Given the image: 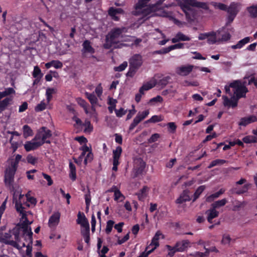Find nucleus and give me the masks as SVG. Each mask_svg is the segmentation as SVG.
Here are the masks:
<instances>
[{"mask_svg":"<svg viewBox=\"0 0 257 257\" xmlns=\"http://www.w3.org/2000/svg\"><path fill=\"white\" fill-rule=\"evenodd\" d=\"M22 227H16L9 232L0 229V241L22 249L23 257H32V234L31 228L22 223Z\"/></svg>","mask_w":257,"mask_h":257,"instance_id":"obj_1","label":"nucleus"},{"mask_svg":"<svg viewBox=\"0 0 257 257\" xmlns=\"http://www.w3.org/2000/svg\"><path fill=\"white\" fill-rule=\"evenodd\" d=\"M13 202L15 203L17 211L21 216V221L25 225L29 226L32 223V214L29 211H26L23 205L30 207L31 205H35L36 203V199L30 197L28 194L25 196L22 194L21 189L18 188L14 190L13 194Z\"/></svg>","mask_w":257,"mask_h":257,"instance_id":"obj_2","label":"nucleus"},{"mask_svg":"<svg viewBox=\"0 0 257 257\" xmlns=\"http://www.w3.org/2000/svg\"><path fill=\"white\" fill-rule=\"evenodd\" d=\"M126 32V29L124 27L112 29L106 36L104 47L105 49L119 48L124 46H130V44H123V42H127L133 39L131 36L124 35Z\"/></svg>","mask_w":257,"mask_h":257,"instance_id":"obj_3","label":"nucleus"},{"mask_svg":"<svg viewBox=\"0 0 257 257\" xmlns=\"http://www.w3.org/2000/svg\"><path fill=\"white\" fill-rule=\"evenodd\" d=\"M230 86L233 89L234 95L230 99L226 96H222L223 104L225 106L233 108L237 106L238 100L241 97H244L248 90L245 86L244 82L240 80L234 81L230 83Z\"/></svg>","mask_w":257,"mask_h":257,"instance_id":"obj_4","label":"nucleus"},{"mask_svg":"<svg viewBox=\"0 0 257 257\" xmlns=\"http://www.w3.org/2000/svg\"><path fill=\"white\" fill-rule=\"evenodd\" d=\"M151 0H139L135 6V10L133 13L135 15H142L147 16H158L156 13L159 9H165V8H161V5L165 0H159L154 5H149Z\"/></svg>","mask_w":257,"mask_h":257,"instance_id":"obj_5","label":"nucleus"},{"mask_svg":"<svg viewBox=\"0 0 257 257\" xmlns=\"http://www.w3.org/2000/svg\"><path fill=\"white\" fill-rule=\"evenodd\" d=\"M175 2L166 5L165 8H169L174 6H179L186 14V19L188 22L193 20V17L191 16L189 11L192 7L200 8L204 9H207L206 3L198 2L196 0H174Z\"/></svg>","mask_w":257,"mask_h":257,"instance_id":"obj_6","label":"nucleus"},{"mask_svg":"<svg viewBox=\"0 0 257 257\" xmlns=\"http://www.w3.org/2000/svg\"><path fill=\"white\" fill-rule=\"evenodd\" d=\"M22 158V156L17 155L16 156L15 161L12 159L9 160L10 166H9L6 171L5 182L7 184H11L13 181L14 176L17 170L18 165Z\"/></svg>","mask_w":257,"mask_h":257,"instance_id":"obj_7","label":"nucleus"},{"mask_svg":"<svg viewBox=\"0 0 257 257\" xmlns=\"http://www.w3.org/2000/svg\"><path fill=\"white\" fill-rule=\"evenodd\" d=\"M80 150L81 151V154L78 159H74V161L78 165H81L83 161L84 165H86L93 158L91 149L86 145H83L80 148Z\"/></svg>","mask_w":257,"mask_h":257,"instance_id":"obj_8","label":"nucleus"},{"mask_svg":"<svg viewBox=\"0 0 257 257\" xmlns=\"http://www.w3.org/2000/svg\"><path fill=\"white\" fill-rule=\"evenodd\" d=\"M162 76L161 74H157L152 78L149 81L144 83L143 85L140 88V92L142 94H144V91L149 90V89L154 87L157 83L160 85H166V82H164V81H167L168 77L162 79Z\"/></svg>","mask_w":257,"mask_h":257,"instance_id":"obj_9","label":"nucleus"},{"mask_svg":"<svg viewBox=\"0 0 257 257\" xmlns=\"http://www.w3.org/2000/svg\"><path fill=\"white\" fill-rule=\"evenodd\" d=\"M221 30H218L217 31H210L200 33L198 36L199 40H206L207 43L209 44H218V35L221 33Z\"/></svg>","mask_w":257,"mask_h":257,"instance_id":"obj_10","label":"nucleus"},{"mask_svg":"<svg viewBox=\"0 0 257 257\" xmlns=\"http://www.w3.org/2000/svg\"><path fill=\"white\" fill-rule=\"evenodd\" d=\"M156 14L158 16L166 17L173 21L174 23L178 27L181 28H183L187 25L185 22L179 20L174 18V15L173 13L168 12L165 9H159L156 11Z\"/></svg>","mask_w":257,"mask_h":257,"instance_id":"obj_11","label":"nucleus"},{"mask_svg":"<svg viewBox=\"0 0 257 257\" xmlns=\"http://www.w3.org/2000/svg\"><path fill=\"white\" fill-rule=\"evenodd\" d=\"M51 136L50 131L45 127H42L38 130L37 134L35 136L37 140L41 143L42 146L45 143H50V142L47 141V139L50 138Z\"/></svg>","mask_w":257,"mask_h":257,"instance_id":"obj_12","label":"nucleus"},{"mask_svg":"<svg viewBox=\"0 0 257 257\" xmlns=\"http://www.w3.org/2000/svg\"><path fill=\"white\" fill-rule=\"evenodd\" d=\"M81 52L84 57L94 58L93 54L95 53V49L92 47L91 43L88 40H85L83 43Z\"/></svg>","mask_w":257,"mask_h":257,"instance_id":"obj_13","label":"nucleus"},{"mask_svg":"<svg viewBox=\"0 0 257 257\" xmlns=\"http://www.w3.org/2000/svg\"><path fill=\"white\" fill-rule=\"evenodd\" d=\"M194 68V66L192 65H182L176 68V72L180 76H185L189 75Z\"/></svg>","mask_w":257,"mask_h":257,"instance_id":"obj_14","label":"nucleus"},{"mask_svg":"<svg viewBox=\"0 0 257 257\" xmlns=\"http://www.w3.org/2000/svg\"><path fill=\"white\" fill-rule=\"evenodd\" d=\"M37 139L35 138L30 141H27L24 144V148L27 152H30L37 149L40 147L41 143L39 142Z\"/></svg>","mask_w":257,"mask_h":257,"instance_id":"obj_15","label":"nucleus"},{"mask_svg":"<svg viewBox=\"0 0 257 257\" xmlns=\"http://www.w3.org/2000/svg\"><path fill=\"white\" fill-rule=\"evenodd\" d=\"M77 217V223L80 224L81 227L85 230L87 234L89 230V224L87 218L83 213H81L80 212L78 213Z\"/></svg>","mask_w":257,"mask_h":257,"instance_id":"obj_16","label":"nucleus"},{"mask_svg":"<svg viewBox=\"0 0 257 257\" xmlns=\"http://www.w3.org/2000/svg\"><path fill=\"white\" fill-rule=\"evenodd\" d=\"M107 192H113L114 200L117 202L123 201L125 199V196L121 193L119 189L116 186H113Z\"/></svg>","mask_w":257,"mask_h":257,"instance_id":"obj_17","label":"nucleus"},{"mask_svg":"<svg viewBox=\"0 0 257 257\" xmlns=\"http://www.w3.org/2000/svg\"><path fill=\"white\" fill-rule=\"evenodd\" d=\"M109 16L114 21H118L119 19V15H123L124 11L120 8H110L108 10Z\"/></svg>","mask_w":257,"mask_h":257,"instance_id":"obj_18","label":"nucleus"},{"mask_svg":"<svg viewBox=\"0 0 257 257\" xmlns=\"http://www.w3.org/2000/svg\"><path fill=\"white\" fill-rule=\"evenodd\" d=\"M130 64L139 68L143 64L142 57L140 55H135L130 60Z\"/></svg>","mask_w":257,"mask_h":257,"instance_id":"obj_19","label":"nucleus"},{"mask_svg":"<svg viewBox=\"0 0 257 257\" xmlns=\"http://www.w3.org/2000/svg\"><path fill=\"white\" fill-rule=\"evenodd\" d=\"M60 214L59 212L54 213L49 218L48 225L50 227H56L59 222Z\"/></svg>","mask_w":257,"mask_h":257,"instance_id":"obj_20","label":"nucleus"},{"mask_svg":"<svg viewBox=\"0 0 257 257\" xmlns=\"http://www.w3.org/2000/svg\"><path fill=\"white\" fill-rule=\"evenodd\" d=\"M191 40V38L182 33L181 32H178L174 38H173L171 40L172 42L173 43H176L179 41H188Z\"/></svg>","mask_w":257,"mask_h":257,"instance_id":"obj_21","label":"nucleus"},{"mask_svg":"<svg viewBox=\"0 0 257 257\" xmlns=\"http://www.w3.org/2000/svg\"><path fill=\"white\" fill-rule=\"evenodd\" d=\"M257 121V117L255 115H250L242 118L239 122V125L246 126V125Z\"/></svg>","mask_w":257,"mask_h":257,"instance_id":"obj_22","label":"nucleus"},{"mask_svg":"<svg viewBox=\"0 0 257 257\" xmlns=\"http://www.w3.org/2000/svg\"><path fill=\"white\" fill-rule=\"evenodd\" d=\"M164 236L159 231H158L155 236L153 237L152 241L150 243V246H153V248L155 249L159 245V240L161 238H163Z\"/></svg>","mask_w":257,"mask_h":257,"instance_id":"obj_23","label":"nucleus"},{"mask_svg":"<svg viewBox=\"0 0 257 257\" xmlns=\"http://www.w3.org/2000/svg\"><path fill=\"white\" fill-rule=\"evenodd\" d=\"M85 96L89 100L91 106L98 105V97L94 93L86 92H85Z\"/></svg>","mask_w":257,"mask_h":257,"instance_id":"obj_24","label":"nucleus"},{"mask_svg":"<svg viewBox=\"0 0 257 257\" xmlns=\"http://www.w3.org/2000/svg\"><path fill=\"white\" fill-rule=\"evenodd\" d=\"M191 198L189 195V192L187 190H185L180 195L179 197L176 200L177 204H182L186 201L190 200Z\"/></svg>","mask_w":257,"mask_h":257,"instance_id":"obj_25","label":"nucleus"},{"mask_svg":"<svg viewBox=\"0 0 257 257\" xmlns=\"http://www.w3.org/2000/svg\"><path fill=\"white\" fill-rule=\"evenodd\" d=\"M206 214L207 216V220L209 222H211V220L218 216L219 214L218 211H217L215 208L211 207V208L206 211Z\"/></svg>","mask_w":257,"mask_h":257,"instance_id":"obj_26","label":"nucleus"},{"mask_svg":"<svg viewBox=\"0 0 257 257\" xmlns=\"http://www.w3.org/2000/svg\"><path fill=\"white\" fill-rule=\"evenodd\" d=\"M224 29V28H222L221 29H220L221 30V32L220 34L219 35H218V44L227 41L230 39L231 36L228 32H225L224 33H222Z\"/></svg>","mask_w":257,"mask_h":257,"instance_id":"obj_27","label":"nucleus"},{"mask_svg":"<svg viewBox=\"0 0 257 257\" xmlns=\"http://www.w3.org/2000/svg\"><path fill=\"white\" fill-rule=\"evenodd\" d=\"M249 41L250 38L249 37H245L239 41L236 44L231 46V48L233 49H241Z\"/></svg>","mask_w":257,"mask_h":257,"instance_id":"obj_28","label":"nucleus"},{"mask_svg":"<svg viewBox=\"0 0 257 257\" xmlns=\"http://www.w3.org/2000/svg\"><path fill=\"white\" fill-rule=\"evenodd\" d=\"M46 68L49 69L53 67L56 69H60L63 67V63L59 60H52L45 64Z\"/></svg>","mask_w":257,"mask_h":257,"instance_id":"obj_29","label":"nucleus"},{"mask_svg":"<svg viewBox=\"0 0 257 257\" xmlns=\"http://www.w3.org/2000/svg\"><path fill=\"white\" fill-rule=\"evenodd\" d=\"M239 11V6L237 4L232 3L227 9V13L228 14L236 16Z\"/></svg>","mask_w":257,"mask_h":257,"instance_id":"obj_30","label":"nucleus"},{"mask_svg":"<svg viewBox=\"0 0 257 257\" xmlns=\"http://www.w3.org/2000/svg\"><path fill=\"white\" fill-rule=\"evenodd\" d=\"M136 169L137 170V173L138 174L142 173L146 167L145 163L142 160H138L136 163Z\"/></svg>","mask_w":257,"mask_h":257,"instance_id":"obj_31","label":"nucleus"},{"mask_svg":"<svg viewBox=\"0 0 257 257\" xmlns=\"http://www.w3.org/2000/svg\"><path fill=\"white\" fill-rule=\"evenodd\" d=\"M149 191V188L144 186L139 192L137 193L138 198L140 200H144L147 196Z\"/></svg>","mask_w":257,"mask_h":257,"instance_id":"obj_32","label":"nucleus"},{"mask_svg":"<svg viewBox=\"0 0 257 257\" xmlns=\"http://www.w3.org/2000/svg\"><path fill=\"white\" fill-rule=\"evenodd\" d=\"M246 11L250 17H257V5H252L248 7Z\"/></svg>","mask_w":257,"mask_h":257,"instance_id":"obj_33","label":"nucleus"},{"mask_svg":"<svg viewBox=\"0 0 257 257\" xmlns=\"http://www.w3.org/2000/svg\"><path fill=\"white\" fill-rule=\"evenodd\" d=\"M189 244V241L188 240H183L181 242H177L176 244V246L178 248V251L182 252L188 247Z\"/></svg>","mask_w":257,"mask_h":257,"instance_id":"obj_34","label":"nucleus"},{"mask_svg":"<svg viewBox=\"0 0 257 257\" xmlns=\"http://www.w3.org/2000/svg\"><path fill=\"white\" fill-rule=\"evenodd\" d=\"M122 153V149L118 146L113 150V161L119 162V159Z\"/></svg>","mask_w":257,"mask_h":257,"instance_id":"obj_35","label":"nucleus"},{"mask_svg":"<svg viewBox=\"0 0 257 257\" xmlns=\"http://www.w3.org/2000/svg\"><path fill=\"white\" fill-rule=\"evenodd\" d=\"M23 136L25 138L32 136L33 131L28 125H24L23 127Z\"/></svg>","mask_w":257,"mask_h":257,"instance_id":"obj_36","label":"nucleus"},{"mask_svg":"<svg viewBox=\"0 0 257 257\" xmlns=\"http://www.w3.org/2000/svg\"><path fill=\"white\" fill-rule=\"evenodd\" d=\"M49 103H47V100H43L35 107V110L36 111H41L46 108Z\"/></svg>","mask_w":257,"mask_h":257,"instance_id":"obj_37","label":"nucleus"},{"mask_svg":"<svg viewBox=\"0 0 257 257\" xmlns=\"http://www.w3.org/2000/svg\"><path fill=\"white\" fill-rule=\"evenodd\" d=\"M224 191L222 189H220L218 192H216L213 194L208 196L206 198V201L208 202H211L215 199L217 198L220 196V195L224 193Z\"/></svg>","mask_w":257,"mask_h":257,"instance_id":"obj_38","label":"nucleus"},{"mask_svg":"<svg viewBox=\"0 0 257 257\" xmlns=\"http://www.w3.org/2000/svg\"><path fill=\"white\" fill-rule=\"evenodd\" d=\"M84 128V132L86 133H90L93 130V126L91 124L90 121L86 120L85 122L82 124V126L81 128Z\"/></svg>","mask_w":257,"mask_h":257,"instance_id":"obj_39","label":"nucleus"},{"mask_svg":"<svg viewBox=\"0 0 257 257\" xmlns=\"http://www.w3.org/2000/svg\"><path fill=\"white\" fill-rule=\"evenodd\" d=\"M163 116L161 115H155L152 116L149 119L147 120L145 122H151V123H155L161 121L163 120Z\"/></svg>","mask_w":257,"mask_h":257,"instance_id":"obj_40","label":"nucleus"},{"mask_svg":"<svg viewBox=\"0 0 257 257\" xmlns=\"http://www.w3.org/2000/svg\"><path fill=\"white\" fill-rule=\"evenodd\" d=\"M55 92V89L53 88H47L46 91V100L49 103L52 98V95Z\"/></svg>","mask_w":257,"mask_h":257,"instance_id":"obj_41","label":"nucleus"},{"mask_svg":"<svg viewBox=\"0 0 257 257\" xmlns=\"http://www.w3.org/2000/svg\"><path fill=\"white\" fill-rule=\"evenodd\" d=\"M163 101V98L160 95H158L156 97L151 98L148 103L151 105H155L158 103H161Z\"/></svg>","mask_w":257,"mask_h":257,"instance_id":"obj_42","label":"nucleus"},{"mask_svg":"<svg viewBox=\"0 0 257 257\" xmlns=\"http://www.w3.org/2000/svg\"><path fill=\"white\" fill-rule=\"evenodd\" d=\"M76 101L77 103L83 108L85 112L88 113V106L89 105L86 101L80 97L77 98Z\"/></svg>","mask_w":257,"mask_h":257,"instance_id":"obj_43","label":"nucleus"},{"mask_svg":"<svg viewBox=\"0 0 257 257\" xmlns=\"http://www.w3.org/2000/svg\"><path fill=\"white\" fill-rule=\"evenodd\" d=\"M69 168H70V174L69 176L70 178L72 180H75L76 178V169L74 165H73L72 163H69Z\"/></svg>","mask_w":257,"mask_h":257,"instance_id":"obj_44","label":"nucleus"},{"mask_svg":"<svg viewBox=\"0 0 257 257\" xmlns=\"http://www.w3.org/2000/svg\"><path fill=\"white\" fill-rule=\"evenodd\" d=\"M227 202L226 199H223L217 201H215L211 204V207L215 208V209L220 207L224 206Z\"/></svg>","mask_w":257,"mask_h":257,"instance_id":"obj_45","label":"nucleus"},{"mask_svg":"<svg viewBox=\"0 0 257 257\" xmlns=\"http://www.w3.org/2000/svg\"><path fill=\"white\" fill-rule=\"evenodd\" d=\"M12 101V98L8 97L4 99L3 101L0 102V110H2Z\"/></svg>","mask_w":257,"mask_h":257,"instance_id":"obj_46","label":"nucleus"},{"mask_svg":"<svg viewBox=\"0 0 257 257\" xmlns=\"http://www.w3.org/2000/svg\"><path fill=\"white\" fill-rule=\"evenodd\" d=\"M15 91L12 88H8L4 91L0 92V99L11 94L15 93Z\"/></svg>","mask_w":257,"mask_h":257,"instance_id":"obj_47","label":"nucleus"},{"mask_svg":"<svg viewBox=\"0 0 257 257\" xmlns=\"http://www.w3.org/2000/svg\"><path fill=\"white\" fill-rule=\"evenodd\" d=\"M166 247L168 250V255L170 257H172L175 252L178 251V248L176 247V245L173 247L169 245H167Z\"/></svg>","mask_w":257,"mask_h":257,"instance_id":"obj_48","label":"nucleus"},{"mask_svg":"<svg viewBox=\"0 0 257 257\" xmlns=\"http://www.w3.org/2000/svg\"><path fill=\"white\" fill-rule=\"evenodd\" d=\"M139 69L130 64L129 69L126 73V76L130 77H134Z\"/></svg>","mask_w":257,"mask_h":257,"instance_id":"obj_49","label":"nucleus"},{"mask_svg":"<svg viewBox=\"0 0 257 257\" xmlns=\"http://www.w3.org/2000/svg\"><path fill=\"white\" fill-rule=\"evenodd\" d=\"M32 75L34 78H42L43 75L41 69L37 66L34 67Z\"/></svg>","mask_w":257,"mask_h":257,"instance_id":"obj_50","label":"nucleus"},{"mask_svg":"<svg viewBox=\"0 0 257 257\" xmlns=\"http://www.w3.org/2000/svg\"><path fill=\"white\" fill-rule=\"evenodd\" d=\"M243 141L245 143H256L257 142V139L254 136H248L243 138Z\"/></svg>","mask_w":257,"mask_h":257,"instance_id":"obj_51","label":"nucleus"},{"mask_svg":"<svg viewBox=\"0 0 257 257\" xmlns=\"http://www.w3.org/2000/svg\"><path fill=\"white\" fill-rule=\"evenodd\" d=\"M211 5L216 9H218L220 10H226L227 9L226 6L220 3L212 2L211 3Z\"/></svg>","mask_w":257,"mask_h":257,"instance_id":"obj_52","label":"nucleus"},{"mask_svg":"<svg viewBox=\"0 0 257 257\" xmlns=\"http://www.w3.org/2000/svg\"><path fill=\"white\" fill-rule=\"evenodd\" d=\"M205 188V186H201L197 188V189L196 190L194 194V199L193 200V201H195L199 197V196L201 194V193L204 191Z\"/></svg>","mask_w":257,"mask_h":257,"instance_id":"obj_53","label":"nucleus"},{"mask_svg":"<svg viewBox=\"0 0 257 257\" xmlns=\"http://www.w3.org/2000/svg\"><path fill=\"white\" fill-rule=\"evenodd\" d=\"M209 250L207 249L205 253H202L200 252L196 251L188 255L187 257H203L208 255Z\"/></svg>","mask_w":257,"mask_h":257,"instance_id":"obj_54","label":"nucleus"},{"mask_svg":"<svg viewBox=\"0 0 257 257\" xmlns=\"http://www.w3.org/2000/svg\"><path fill=\"white\" fill-rule=\"evenodd\" d=\"M199 83L197 80L190 81L186 80L183 82V85L185 86H198Z\"/></svg>","mask_w":257,"mask_h":257,"instance_id":"obj_55","label":"nucleus"},{"mask_svg":"<svg viewBox=\"0 0 257 257\" xmlns=\"http://www.w3.org/2000/svg\"><path fill=\"white\" fill-rule=\"evenodd\" d=\"M114 224V222L112 220H110L107 222L105 228V232L107 234H109L111 231Z\"/></svg>","mask_w":257,"mask_h":257,"instance_id":"obj_56","label":"nucleus"},{"mask_svg":"<svg viewBox=\"0 0 257 257\" xmlns=\"http://www.w3.org/2000/svg\"><path fill=\"white\" fill-rule=\"evenodd\" d=\"M127 66V63L126 61L123 62L118 66L114 67V70L115 71L121 72L125 70Z\"/></svg>","mask_w":257,"mask_h":257,"instance_id":"obj_57","label":"nucleus"},{"mask_svg":"<svg viewBox=\"0 0 257 257\" xmlns=\"http://www.w3.org/2000/svg\"><path fill=\"white\" fill-rule=\"evenodd\" d=\"M95 106H91L90 109L88 108V112L86 113L91 117L96 118L97 113L95 108Z\"/></svg>","mask_w":257,"mask_h":257,"instance_id":"obj_58","label":"nucleus"},{"mask_svg":"<svg viewBox=\"0 0 257 257\" xmlns=\"http://www.w3.org/2000/svg\"><path fill=\"white\" fill-rule=\"evenodd\" d=\"M142 120L137 116L134 118L132 123L131 124L129 129L132 131L141 121Z\"/></svg>","mask_w":257,"mask_h":257,"instance_id":"obj_59","label":"nucleus"},{"mask_svg":"<svg viewBox=\"0 0 257 257\" xmlns=\"http://www.w3.org/2000/svg\"><path fill=\"white\" fill-rule=\"evenodd\" d=\"M149 113L150 112L149 110H146L142 112H139L136 116H138L141 120H143L149 115Z\"/></svg>","mask_w":257,"mask_h":257,"instance_id":"obj_60","label":"nucleus"},{"mask_svg":"<svg viewBox=\"0 0 257 257\" xmlns=\"http://www.w3.org/2000/svg\"><path fill=\"white\" fill-rule=\"evenodd\" d=\"M103 92V88L101 83L98 84L95 89V92L98 98H100Z\"/></svg>","mask_w":257,"mask_h":257,"instance_id":"obj_61","label":"nucleus"},{"mask_svg":"<svg viewBox=\"0 0 257 257\" xmlns=\"http://www.w3.org/2000/svg\"><path fill=\"white\" fill-rule=\"evenodd\" d=\"M225 162V161L224 160H221V159H217L214 161H213L210 164L209 166V168H212L215 166H217L218 165H221L224 164Z\"/></svg>","mask_w":257,"mask_h":257,"instance_id":"obj_62","label":"nucleus"},{"mask_svg":"<svg viewBox=\"0 0 257 257\" xmlns=\"http://www.w3.org/2000/svg\"><path fill=\"white\" fill-rule=\"evenodd\" d=\"M250 185L249 184H245V185H244L242 189H237L236 188H235L236 190L235 191V192L237 194H241L246 192L249 188Z\"/></svg>","mask_w":257,"mask_h":257,"instance_id":"obj_63","label":"nucleus"},{"mask_svg":"<svg viewBox=\"0 0 257 257\" xmlns=\"http://www.w3.org/2000/svg\"><path fill=\"white\" fill-rule=\"evenodd\" d=\"M27 160L29 163L31 164L32 165H35L37 162V159L31 155H29L27 156Z\"/></svg>","mask_w":257,"mask_h":257,"instance_id":"obj_64","label":"nucleus"}]
</instances>
